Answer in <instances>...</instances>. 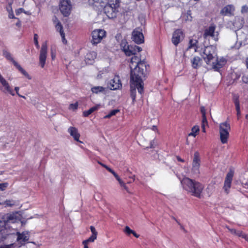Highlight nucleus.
<instances>
[{"mask_svg":"<svg viewBox=\"0 0 248 248\" xmlns=\"http://www.w3.org/2000/svg\"><path fill=\"white\" fill-rule=\"evenodd\" d=\"M230 129V125L227 122H225L220 124L219 135L220 140L222 143L224 144L227 142Z\"/></svg>","mask_w":248,"mask_h":248,"instance_id":"nucleus-7","label":"nucleus"},{"mask_svg":"<svg viewBox=\"0 0 248 248\" xmlns=\"http://www.w3.org/2000/svg\"><path fill=\"white\" fill-rule=\"evenodd\" d=\"M0 83L1 86L0 87V90L4 93H9L12 96L15 95L14 90L10 87L9 83L3 77L0 73Z\"/></svg>","mask_w":248,"mask_h":248,"instance_id":"nucleus-11","label":"nucleus"},{"mask_svg":"<svg viewBox=\"0 0 248 248\" xmlns=\"http://www.w3.org/2000/svg\"><path fill=\"white\" fill-rule=\"evenodd\" d=\"M202 127H205L206 125H207V121L206 118V116H202Z\"/></svg>","mask_w":248,"mask_h":248,"instance_id":"nucleus-47","label":"nucleus"},{"mask_svg":"<svg viewBox=\"0 0 248 248\" xmlns=\"http://www.w3.org/2000/svg\"><path fill=\"white\" fill-rule=\"evenodd\" d=\"M16 234L17 236L16 238L17 241L21 245L25 244L29 240L30 234L28 231H24L20 233L16 230Z\"/></svg>","mask_w":248,"mask_h":248,"instance_id":"nucleus-15","label":"nucleus"},{"mask_svg":"<svg viewBox=\"0 0 248 248\" xmlns=\"http://www.w3.org/2000/svg\"><path fill=\"white\" fill-rule=\"evenodd\" d=\"M199 127L197 125H195L192 128L191 132L188 134V136H193L195 137L196 133L199 131Z\"/></svg>","mask_w":248,"mask_h":248,"instance_id":"nucleus-32","label":"nucleus"},{"mask_svg":"<svg viewBox=\"0 0 248 248\" xmlns=\"http://www.w3.org/2000/svg\"><path fill=\"white\" fill-rule=\"evenodd\" d=\"M197 43L198 41L196 39L190 40L188 44V46L184 52V56L185 57L189 58L191 56V54L197 51L198 48L197 46Z\"/></svg>","mask_w":248,"mask_h":248,"instance_id":"nucleus-14","label":"nucleus"},{"mask_svg":"<svg viewBox=\"0 0 248 248\" xmlns=\"http://www.w3.org/2000/svg\"><path fill=\"white\" fill-rule=\"evenodd\" d=\"M109 88L111 90H115L119 89L122 87V84L120 82L119 76H115V77L109 83Z\"/></svg>","mask_w":248,"mask_h":248,"instance_id":"nucleus-21","label":"nucleus"},{"mask_svg":"<svg viewBox=\"0 0 248 248\" xmlns=\"http://www.w3.org/2000/svg\"><path fill=\"white\" fill-rule=\"evenodd\" d=\"M82 243L84 245V248H88V243L87 242H86L85 241H83Z\"/></svg>","mask_w":248,"mask_h":248,"instance_id":"nucleus-55","label":"nucleus"},{"mask_svg":"<svg viewBox=\"0 0 248 248\" xmlns=\"http://www.w3.org/2000/svg\"><path fill=\"white\" fill-rule=\"evenodd\" d=\"M0 83L1 86L0 87V90L4 93H9L12 96L15 95L14 90L10 87L9 83L3 77L0 73Z\"/></svg>","mask_w":248,"mask_h":248,"instance_id":"nucleus-12","label":"nucleus"},{"mask_svg":"<svg viewBox=\"0 0 248 248\" xmlns=\"http://www.w3.org/2000/svg\"><path fill=\"white\" fill-rule=\"evenodd\" d=\"M132 234H133V235L135 237H136V238H138L140 236V235L139 234H138L137 233H136V232L134 231V232L132 233Z\"/></svg>","mask_w":248,"mask_h":248,"instance_id":"nucleus-60","label":"nucleus"},{"mask_svg":"<svg viewBox=\"0 0 248 248\" xmlns=\"http://www.w3.org/2000/svg\"><path fill=\"white\" fill-rule=\"evenodd\" d=\"M4 204L5 206L12 207L16 204V202L12 200H6L4 202Z\"/></svg>","mask_w":248,"mask_h":248,"instance_id":"nucleus-35","label":"nucleus"},{"mask_svg":"<svg viewBox=\"0 0 248 248\" xmlns=\"http://www.w3.org/2000/svg\"><path fill=\"white\" fill-rule=\"evenodd\" d=\"M124 232H125L127 235H129L131 234H132L134 232V231L131 230L128 226H126L124 230Z\"/></svg>","mask_w":248,"mask_h":248,"instance_id":"nucleus-37","label":"nucleus"},{"mask_svg":"<svg viewBox=\"0 0 248 248\" xmlns=\"http://www.w3.org/2000/svg\"><path fill=\"white\" fill-rule=\"evenodd\" d=\"M236 111H237V115L238 116H239V115H240V106L238 107V109H236Z\"/></svg>","mask_w":248,"mask_h":248,"instance_id":"nucleus-59","label":"nucleus"},{"mask_svg":"<svg viewBox=\"0 0 248 248\" xmlns=\"http://www.w3.org/2000/svg\"><path fill=\"white\" fill-rule=\"evenodd\" d=\"M215 26H211L208 29L205 30L203 36L204 38L208 36H211L215 41L218 40V32L215 31Z\"/></svg>","mask_w":248,"mask_h":248,"instance_id":"nucleus-17","label":"nucleus"},{"mask_svg":"<svg viewBox=\"0 0 248 248\" xmlns=\"http://www.w3.org/2000/svg\"><path fill=\"white\" fill-rule=\"evenodd\" d=\"M99 164L102 166H103V167H104L105 168H106L108 171H109L110 173H111L113 176L115 174H116L114 171L113 170H112L111 169H110L109 167H108V166L103 164V163H99Z\"/></svg>","mask_w":248,"mask_h":248,"instance_id":"nucleus-41","label":"nucleus"},{"mask_svg":"<svg viewBox=\"0 0 248 248\" xmlns=\"http://www.w3.org/2000/svg\"><path fill=\"white\" fill-rule=\"evenodd\" d=\"M210 64L212 69L215 71H219V69L223 66V63H207Z\"/></svg>","mask_w":248,"mask_h":248,"instance_id":"nucleus-29","label":"nucleus"},{"mask_svg":"<svg viewBox=\"0 0 248 248\" xmlns=\"http://www.w3.org/2000/svg\"><path fill=\"white\" fill-rule=\"evenodd\" d=\"M235 235L239 237H241L248 241V236L244 233L242 231H237Z\"/></svg>","mask_w":248,"mask_h":248,"instance_id":"nucleus-34","label":"nucleus"},{"mask_svg":"<svg viewBox=\"0 0 248 248\" xmlns=\"http://www.w3.org/2000/svg\"><path fill=\"white\" fill-rule=\"evenodd\" d=\"M15 90L16 92V94L18 95V94H19V93H18V92H19V87H16L15 88Z\"/></svg>","mask_w":248,"mask_h":248,"instance_id":"nucleus-57","label":"nucleus"},{"mask_svg":"<svg viewBox=\"0 0 248 248\" xmlns=\"http://www.w3.org/2000/svg\"><path fill=\"white\" fill-rule=\"evenodd\" d=\"M18 96L23 98H25V97L24 96L21 95L20 94H18Z\"/></svg>","mask_w":248,"mask_h":248,"instance_id":"nucleus-64","label":"nucleus"},{"mask_svg":"<svg viewBox=\"0 0 248 248\" xmlns=\"http://www.w3.org/2000/svg\"><path fill=\"white\" fill-rule=\"evenodd\" d=\"M44 65H45V63H41V64L40 65V66L42 68H44Z\"/></svg>","mask_w":248,"mask_h":248,"instance_id":"nucleus-63","label":"nucleus"},{"mask_svg":"<svg viewBox=\"0 0 248 248\" xmlns=\"http://www.w3.org/2000/svg\"><path fill=\"white\" fill-rule=\"evenodd\" d=\"M177 159L179 161L184 162V160L180 158L179 156H177Z\"/></svg>","mask_w":248,"mask_h":248,"instance_id":"nucleus-61","label":"nucleus"},{"mask_svg":"<svg viewBox=\"0 0 248 248\" xmlns=\"http://www.w3.org/2000/svg\"><path fill=\"white\" fill-rule=\"evenodd\" d=\"M227 228L231 233H232V234H234V235L236 234V231H237L236 230H235L234 229H230L228 227H227Z\"/></svg>","mask_w":248,"mask_h":248,"instance_id":"nucleus-52","label":"nucleus"},{"mask_svg":"<svg viewBox=\"0 0 248 248\" xmlns=\"http://www.w3.org/2000/svg\"><path fill=\"white\" fill-rule=\"evenodd\" d=\"M248 11V6L246 5H243L242 7L241 12L242 13H247Z\"/></svg>","mask_w":248,"mask_h":248,"instance_id":"nucleus-48","label":"nucleus"},{"mask_svg":"<svg viewBox=\"0 0 248 248\" xmlns=\"http://www.w3.org/2000/svg\"><path fill=\"white\" fill-rule=\"evenodd\" d=\"M200 165L201 159L200 154L198 152H196L194 154L191 169V172L193 175H197L200 174Z\"/></svg>","mask_w":248,"mask_h":248,"instance_id":"nucleus-9","label":"nucleus"},{"mask_svg":"<svg viewBox=\"0 0 248 248\" xmlns=\"http://www.w3.org/2000/svg\"><path fill=\"white\" fill-rule=\"evenodd\" d=\"M17 216V213L8 214L0 220V232L2 239H6L10 236L15 237L16 230L12 229L9 225L19 220Z\"/></svg>","mask_w":248,"mask_h":248,"instance_id":"nucleus-2","label":"nucleus"},{"mask_svg":"<svg viewBox=\"0 0 248 248\" xmlns=\"http://www.w3.org/2000/svg\"><path fill=\"white\" fill-rule=\"evenodd\" d=\"M14 246V244L9 245H3L0 247V248H12Z\"/></svg>","mask_w":248,"mask_h":248,"instance_id":"nucleus-49","label":"nucleus"},{"mask_svg":"<svg viewBox=\"0 0 248 248\" xmlns=\"http://www.w3.org/2000/svg\"><path fill=\"white\" fill-rule=\"evenodd\" d=\"M120 46L127 56H133L130 62H145L144 60H141L140 57L137 52H140L142 50L141 47L136 45H128L126 39L122 40Z\"/></svg>","mask_w":248,"mask_h":248,"instance_id":"nucleus-4","label":"nucleus"},{"mask_svg":"<svg viewBox=\"0 0 248 248\" xmlns=\"http://www.w3.org/2000/svg\"><path fill=\"white\" fill-rule=\"evenodd\" d=\"M16 25L18 27H20L21 26V22L19 19L17 22L16 23Z\"/></svg>","mask_w":248,"mask_h":248,"instance_id":"nucleus-62","label":"nucleus"},{"mask_svg":"<svg viewBox=\"0 0 248 248\" xmlns=\"http://www.w3.org/2000/svg\"><path fill=\"white\" fill-rule=\"evenodd\" d=\"M119 111V110L118 109H113L110 111V112L107 115L104 116V119H107L115 115Z\"/></svg>","mask_w":248,"mask_h":248,"instance_id":"nucleus-33","label":"nucleus"},{"mask_svg":"<svg viewBox=\"0 0 248 248\" xmlns=\"http://www.w3.org/2000/svg\"><path fill=\"white\" fill-rule=\"evenodd\" d=\"M234 103L235 105L236 109H238V107H239V102L238 100V97L237 96H235L233 98Z\"/></svg>","mask_w":248,"mask_h":248,"instance_id":"nucleus-42","label":"nucleus"},{"mask_svg":"<svg viewBox=\"0 0 248 248\" xmlns=\"http://www.w3.org/2000/svg\"><path fill=\"white\" fill-rule=\"evenodd\" d=\"M106 36V32L102 29L95 30L92 32V43L96 45L101 42L103 38Z\"/></svg>","mask_w":248,"mask_h":248,"instance_id":"nucleus-8","label":"nucleus"},{"mask_svg":"<svg viewBox=\"0 0 248 248\" xmlns=\"http://www.w3.org/2000/svg\"><path fill=\"white\" fill-rule=\"evenodd\" d=\"M184 38V34L181 30H176L172 36V42L175 46H177Z\"/></svg>","mask_w":248,"mask_h":248,"instance_id":"nucleus-20","label":"nucleus"},{"mask_svg":"<svg viewBox=\"0 0 248 248\" xmlns=\"http://www.w3.org/2000/svg\"><path fill=\"white\" fill-rule=\"evenodd\" d=\"M68 132L70 134V135L73 137L74 139L77 141H79V139L80 137V134L78 132V129L75 127L70 126L68 129Z\"/></svg>","mask_w":248,"mask_h":248,"instance_id":"nucleus-24","label":"nucleus"},{"mask_svg":"<svg viewBox=\"0 0 248 248\" xmlns=\"http://www.w3.org/2000/svg\"><path fill=\"white\" fill-rule=\"evenodd\" d=\"M51 57L53 60L56 57L55 52H54L53 50L51 49Z\"/></svg>","mask_w":248,"mask_h":248,"instance_id":"nucleus-56","label":"nucleus"},{"mask_svg":"<svg viewBox=\"0 0 248 248\" xmlns=\"http://www.w3.org/2000/svg\"><path fill=\"white\" fill-rule=\"evenodd\" d=\"M106 91V88L102 86H94L91 88V91L93 93L98 94L100 93H105Z\"/></svg>","mask_w":248,"mask_h":248,"instance_id":"nucleus-25","label":"nucleus"},{"mask_svg":"<svg viewBox=\"0 0 248 248\" xmlns=\"http://www.w3.org/2000/svg\"><path fill=\"white\" fill-rule=\"evenodd\" d=\"M53 22L55 24V28L56 30L58 31H59L60 35L62 37V41L64 44H66L67 43V40H66L65 38V33L63 30V27L60 22V21L58 20L57 17L55 16L54 18L53 19Z\"/></svg>","mask_w":248,"mask_h":248,"instance_id":"nucleus-16","label":"nucleus"},{"mask_svg":"<svg viewBox=\"0 0 248 248\" xmlns=\"http://www.w3.org/2000/svg\"><path fill=\"white\" fill-rule=\"evenodd\" d=\"M183 19L186 21H190L192 20V17L190 11H188L183 16Z\"/></svg>","mask_w":248,"mask_h":248,"instance_id":"nucleus-31","label":"nucleus"},{"mask_svg":"<svg viewBox=\"0 0 248 248\" xmlns=\"http://www.w3.org/2000/svg\"><path fill=\"white\" fill-rule=\"evenodd\" d=\"M234 11V6L232 5H228L221 10L220 13L224 16H230L233 14Z\"/></svg>","mask_w":248,"mask_h":248,"instance_id":"nucleus-23","label":"nucleus"},{"mask_svg":"<svg viewBox=\"0 0 248 248\" xmlns=\"http://www.w3.org/2000/svg\"><path fill=\"white\" fill-rule=\"evenodd\" d=\"M94 3L99 4L101 6H104L108 0H92Z\"/></svg>","mask_w":248,"mask_h":248,"instance_id":"nucleus-40","label":"nucleus"},{"mask_svg":"<svg viewBox=\"0 0 248 248\" xmlns=\"http://www.w3.org/2000/svg\"><path fill=\"white\" fill-rule=\"evenodd\" d=\"M181 183L184 189L191 195L199 198L202 197V193L204 188L203 185L188 177L184 178Z\"/></svg>","mask_w":248,"mask_h":248,"instance_id":"nucleus-3","label":"nucleus"},{"mask_svg":"<svg viewBox=\"0 0 248 248\" xmlns=\"http://www.w3.org/2000/svg\"><path fill=\"white\" fill-rule=\"evenodd\" d=\"M100 107H101L100 105L97 104V105H95V106L92 107L89 110L84 111L83 115L85 117L88 116L89 115H90L91 113H92L94 111L99 109L100 108Z\"/></svg>","mask_w":248,"mask_h":248,"instance_id":"nucleus-26","label":"nucleus"},{"mask_svg":"<svg viewBox=\"0 0 248 248\" xmlns=\"http://www.w3.org/2000/svg\"><path fill=\"white\" fill-rule=\"evenodd\" d=\"M123 187V188H124V189H125V190L127 192H129V193L130 192H129V189H128V187L126 186V185H124V186Z\"/></svg>","mask_w":248,"mask_h":248,"instance_id":"nucleus-58","label":"nucleus"},{"mask_svg":"<svg viewBox=\"0 0 248 248\" xmlns=\"http://www.w3.org/2000/svg\"><path fill=\"white\" fill-rule=\"evenodd\" d=\"M78 107V102H76L74 104H71L69 105V108L71 110H74L77 109Z\"/></svg>","mask_w":248,"mask_h":248,"instance_id":"nucleus-44","label":"nucleus"},{"mask_svg":"<svg viewBox=\"0 0 248 248\" xmlns=\"http://www.w3.org/2000/svg\"><path fill=\"white\" fill-rule=\"evenodd\" d=\"M23 9L22 8H19L16 11V15H19Z\"/></svg>","mask_w":248,"mask_h":248,"instance_id":"nucleus-54","label":"nucleus"},{"mask_svg":"<svg viewBox=\"0 0 248 248\" xmlns=\"http://www.w3.org/2000/svg\"><path fill=\"white\" fill-rule=\"evenodd\" d=\"M200 63H192V66L194 68H197L199 66H200L199 64H200Z\"/></svg>","mask_w":248,"mask_h":248,"instance_id":"nucleus-53","label":"nucleus"},{"mask_svg":"<svg viewBox=\"0 0 248 248\" xmlns=\"http://www.w3.org/2000/svg\"><path fill=\"white\" fill-rule=\"evenodd\" d=\"M3 55L6 58L7 60H8L11 62H16L14 61L11 54L9 52L7 51V50H4L3 51Z\"/></svg>","mask_w":248,"mask_h":248,"instance_id":"nucleus-30","label":"nucleus"},{"mask_svg":"<svg viewBox=\"0 0 248 248\" xmlns=\"http://www.w3.org/2000/svg\"><path fill=\"white\" fill-rule=\"evenodd\" d=\"M15 66L18 70L28 79H31V77L18 64V63H15Z\"/></svg>","mask_w":248,"mask_h":248,"instance_id":"nucleus-27","label":"nucleus"},{"mask_svg":"<svg viewBox=\"0 0 248 248\" xmlns=\"http://www.w3.org/2000/svg\"><path fill=\"white\" fill-rule=\"evenodd\" d=\"M47 46L46 43L42 44L40 50L39 61L40 62H46L47 55Z\"/></svg>","mask_w":248,"mask_h":248,"instance_id":"nucleus-22","label":"nucleus"},{"mask_svg":"<svg viewBox=\"0 0 248 248\" xmlns=\"http://www.w3.org/2000/svg\"><path fill=\"white\" fill-rule=\"evenodd\" d=\"M201 112L202 114V116H205L206 114V110L204 107H201Z\"/></svg>","mask_w":248,"mask_h":248,"instance_id":"nucleus-51","label":"nucleus"},{"mask_svg":"<svg viewBox=\"0 0 248 248\" xmlns=\"http://www.w3.org/2000/svg\"><path fill=\"white\" fill-rule=\"evenodd\" d=\"M233 175V171H230L226 177L223 188L226 193H228L229 189L231 187Z\"/></svg>","mask_w":248,"mask_h":248,"instance_id":"nucleus-19","label":"nucleus"},{"mask_svg":"<svg viewBox=\"0 0 248 248\" xmlns=\"http://www.w3.org/2000/svg\"><path fill=\"white\" fill-rule=\"evenodd\" d=\"M0 83L1 86L0 87V90L4 93H9L12 96L15 95L14 90L10 87L9 83L3 77L0 73Z\"/></svg>","mask_w":248,"mask_h":248,"instance_id":"nucleus-13","label":"nucleus"},{"mask_svg":"<svg viewBox=\"0 0 248 248\" xmlns=\"http://www.w3.org/2000/svg\"><path fill=\"white\" fill-rule=\"evenodd\" d=\"M202 57L205 61L209 62L215 60L216 62H219L217 58V54L216 52V47L213 46H206Z\"/></svg>","mask_w":248,"mask_h":248,"instance_id":"nucleus-6","label":"nucleus"},{"mask_svg":"<svg viewBox=\"0 0 248 248\" xmlns=\"http://www.w3.org/2000/svg\"><path fill=\"white\" fill-rule=\"evenodd\" d=\"M7 183H0V190L3 191L8 186Z\"/></svg>","mask_w":248,"mask_h":248,"instance_id":"nucleus-45","label":"nucleus"},{"mask_svg":"<svg viewBox=\"0 0 248 248\" xmlns=\"http://www.w3.org/2000/svg\"><path fill=\"white\" fill-rule=\"evenodd\" d=\"M90 229H91V232H92V235L97 236V232L96 231L95 228L93 226H91Z\"/></svg>","mask_w":248,"mask_h":248,"instance_id":"nucleus-46","label":"nucleus"},{"mask_svg":"<svg viewBox=\"0 0 248 248\" xmlns=\"http://www.w3.org/2000/svg\"><path fill=\"white\" fill-rule=\"evenodd\" d=\"M38 36L37 34H34V37H33V41H34V44L36 47L37 48H39L40 46H39V43H38Z\"/></svg>","mask_w":248,"mask_h":248,"instance_id":"nucleus-39","label":"nucleus"},{"mask_svg":"<svg viewBox=\"0 0 248 248\" xmlns=\"http://www.w3.org/2000/svg\"><path fill=\"white\" fill-rule=\"evenodd\" d=\"M97 236L92 235L88 239L85 240L88 243L93 242L96 239Z\"/></svg>","mask_w":248,"mask_h":248,"instance_id":"nucleus-43","label":"nucleus"},{"mask_svg":"<svg viewBox=\"0 0 248 248\" xmlns=\"http://www.w3.org/2000/svg\"><path fill=\"white\" fill-rule=\"evenodd\" d=\"M97 54L94 51L89 52L87 53L85 56L86 60L92 61H94V59L96 58Z\"/></svg>","mask_w":248,"mask_h":248,"instance_id":"nucleus-28","label":"nucleus"},{"mask_svg":"<svg viewBox=\"0 0 248 248\" xmlns=\"http://www.w3.org/2000/svg\"><path fill=\"white\" fill-rule=\"evenodd\" d=\"M119 4L118 0H109L108 3L104 6V12L108 18H113L116 17Z\"/></svg>","mask_w":248,"mask_h":248,"instance_id":"nucleus-5","label":"nucleus"},{"mask_svg":"<svg viewBox=\"0 0 248 248\" xmlns=\"http://www.w3.org/2000/svg\"><path fill=\"white\" fill-rule=\"evenodd\" d=\"M191 61V62H199L200 61L201 59L199 57H196L194 56L193 58H192V59H190Z\"/></svg>","mask_w":248,"mask_h":248,"instance_id":"nucleus-50","label":"nucleus"},{"mask_svg":"<svg viewBox=\"0 0 248 248\" xmlns=\"http://www.w3.org/2000/svg\"><path fill=\"white\" fill-rule=\"evenodd\" d=\"M145 63H131L130 81L131 96L134 101L136 99V89L141 94L143 92V78L146 69Z\"/></svg>","mask_w":248,"mask_h":248,"instance_id":"nucleus-1","label":"nucleus"},{"mask_svg":"<svg viewBox=\"0 0 248 248\" xmlns=\"http://www.w3.org/2000/svg\"><path fill=\"white\" fill-rule=\"evenodd\" d=\"M133 41L137 44H140L144 42V36L143 33L136 30H134L132 33Z\"/></svg>","mask_w":248,"mask_h":248,"instance_id":"nucleus-18","label":"nucleus"},{"mask_svg":"<svg viewBox=\"0 0 248 248\" xmlns=\"http://www.w3.org/2000/svg\"><path fill=\"white\" fill-rule=\"evenodd\" d=\"M114 176L115 177V178L117 179V180L118 181L120 185L123 187L125 185H126L124 182L120 178V177L117 174H115Z\"/></svg>","mask_w":248,"mask_h":248,"instance_id":"nucleus-36","label":"nucleus"},{"mask_svg":"<svg viewBox=\"0 0 248 248\" xmlns=\"http://www.w3.org/2000/svg\"><path fill=\"white\" fill-rule=\"evenodd\" d=\"M60 10L64 16H68L72 8V5L70 0H61L59 4Z\"/></svg>","mask_w":248,"mask_h":248,"instance_id":"nucleus-10","label":"nucleus"},{"mask_svg":"<svg viewBox=\"0 0 248 248\" xmlns=\"http://www.w3.org/2000/svg\"><path fill=\"white\" fill-rule=\"evenodd\" d=\"M10 9H7L8 11L9 12V18L11 19L16 18L15 16L13 11L12 9L11 4L10 5Z\"/></svg>","mask_w":248,"mask_h":248,"instance_id":"nucleus-38","label":"nucleus"}]
</instances>
